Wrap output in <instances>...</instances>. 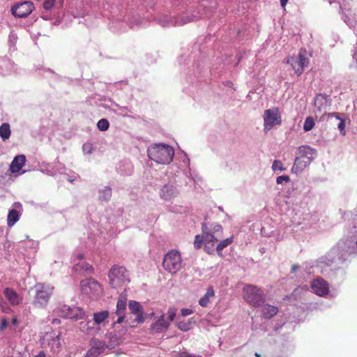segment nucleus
Masks as SVG:
<instances>
[{"mask_svg": "<svg viewBox=\"0 0 357 357\" xmlns=\"http://www.w3.org/2000/svg\"><path fill=\"white\" fill-rule=\"evenodd\" d=\"M174 155L173 148L169 145H155L148 149V155L152 160L160 164H169Z\"/></svg>", "mask_w": 357, "mask_h": 357, "instance_id": "f257e3e1", "label": "nucleus"}, {"mask_svg": "<svg viewBox=\"0 0 357 357\" xmlns=\"http://www.w3.org/2000/svg\"><path fill=\"white\" fill-rule=\"evenodd\" d=\"M243 298L251 306L258 307L266 301L263 289L257 286L247 284L243 289Z\"/></svg>", "mask_w": 357, "mask_h": 357, "instance_id": "f03ea898", "label": "nucleus"}, {"mask_svg": "<svg viewBox=\"0 0 357 357\" xmlns=\"http://www.w3.org/2000/svg\"><path fill=\"white\" fill-rule=\"evenodd\" d=\"M108 278L109 284L113 288L122 287L130 282L129 275L124 266H113L109 271Z\"/></svg>", "mask_w": 357, "mask_h": 357, "instance_id": "7ed1b4c3", "label": "nucleus"}, {"mask_svg": "<svg viewBox=\"0 0 357 357\" xmlns=\"http://www.w3.org/2000/svg\"><path fill=\"white\" fill-rule=\"evenodd\" d=\"M163 268L172 274H176L182 268V259L179 252L170 250L164 257Z\"/></svg>", "mask_w": 357, "mask_h": 357, "instance_id": "20e7f679", "label": "nucleus"}, {"mask_svg": "<svg viewBox=\"0 0 357 357\" xmlns=\"http://www.w3.org/2000/svg\"><path fill=\"white\" fill-rule=\"evenodd\" d=\"M202 231L204 235V249H208L207 244L215 243L222 236L223 229L219 224H212L210 227H207L206 223L202 224Z\"/></svg>", "mask_w": 357, "mask_h": 357, "instance_id": "39448f33", "label": "nucleus"}, {"mask_svg": "<svg viewBox=\"0 0 357 357\" xmlns=\"http://www.w3.org/2000/svg\"><path fill=\"white\" fill-rule=\"evenodd\" d=\"M79 289L82 294L91 298H97L102 293L101 284L91 278L81 280Z\"/></svg>", "mask_w": 357, "mask_h": 357, "instance_id": "423d86ee", "label": "nucleus"}, {"mask_svg": "<svg viewBox=\"0 0 357 357\" xmlns=\"http://www.w3.org/2000/svg\"><path fill=\"white\" fill-rule=\"evenodd\" d=\"M287 63L290 64L295 73L300 76L303 73L305 67H307L310 63V60L307 57V51L303 48L300 49L297 56L287 57Z\"/></svg>", "mask_w": 357, "mask_h": 357, "instance_id": "0eeeda50", "label": "nucleus"}, {"mask_svg": "<svg viewBox=\"0 0 357 357\" xmlns=\"http://www.w3.org/2000/svg\"><path fill=\"white\" fill-rule=\"evenodd\" d=\"M36 296L33 301V305L37 307H45L52 294V288L46 286L44 284H37L35 286Z\"/></svg>", "mask_w": 357, "mask_h": 357, "instance_id": "6e6552de", "label": "nucleus"}, {"mask_svg": "<svg viewBox=\"0 0 357 357\" xmlns=\"http://www.w3.org/2000/svg\"><path fill=\"white\" fill-rule=\"evenodd\" d=\"M264 126L266 132L271 130L275 126L280 125L281 116L278 107L265 110L264 113Z\"/></svg>", "mask_w": 357, "mask_h": 357, "instance_id": "1a4fd4ad", "label": "nucleus"}, {"mask_svg": "<svg viewBox=\"0 0 357 357\" xmlns=\"http://www.w3.org/2000/svg\"><path fill=\"white\" fill-rule=\"evenodd\" d=\"M61 316L66 319L79 320L84 319L85 312L79 307H69L63 305L60 310Z\"/></svg>", "mask_w": 357, "mask_h": 357, "instance_id": "9d476101", "label": "nucleus"}, {"mask_svg": "<svg viewBox=\"0 0 357 357\" xmlns=\"http://www.w3.org/2000/svg\"><path fill=\"white\" fill-rule=\"evenodd\" d=\"M34 9V5L31 1H24L13 6L11 8L12 14L17 17L28 16Z\"/></svg>", "mask_w": 357, "mask_h": 357, "instance_id": "9b49d317", "label": "nucleus"}, {"mask_svg": "<svg viewBox=\"0 0 357 357\" xmlns=\"http://www.w3.org/2000/svg\"><path fill=\"white\" fill-rule=\"evenodd\" d=\"M311 287L314 293L320 296H324L329 292L328 284L322 278L314 280L311 283Z\"/></svg>", "mask_w": 357, "mask_h": 357, "instance_id": "f8f14e48", "label": "nucleus"}, {"mask_svg": "<svg viewBox=\"0 0 357 357\" xmlns=\"http://www.w3.org/2000/svg\"><path fill=\"white\" fill-rule=\"evenodd\" d=\"M129 310L131 313L136 315L135 321L137 324H142L144 321L142 307L139 302L130 301L128 304Z\"/></svg>", "mask_w": 357, "mask_h": 357, "instance_id": "ddd939ff", "label": "nucleus"}, {"mask_svg": "<svg viewBox=\"0 0 357 357\" xmlns=\"http://www.w3.org/2000/svg\"><path fill=\"white\" fill-rule=\"evenodd\" d=\"M298 155L303 160H309L311 163L317 155V151L308 146H302L298 148Z\"/></svg>", "mask_w": 357, "mask_h": 357, "instance_id": "4468645a", "label": "nucleus"}, {"mask_svg": "<svg viewBox=\"0 0 357 357\" xmlns=\"http://www.w3.org/2000/svg\"><path fill=\"white\" fill-rule=\"evenodd\" d=\"M3 294L12 305H17L22 301V298L11 288H6L3 291Z\"/></svg>", "mask_w": 357, "mask_h": 357, "instance_id": "2eb2a0df", "label": "nucleus"}, {"mask_svg": "<svg viewBox=\"0 0 357 357\" xmlns=\"http://www.w3.org/2000/svg\"><path fill=\"white\" fill-rule=\"evenodd\" d=\"M26 162V157L24 155H19L14 158L12 161L10 170L12 173L18 172L24 165Z\"/></svg>", "mask_w": 357, "mask_h": 357, "instance_id": "dca6fc26", "label": "nucleus"}, {"mask_svg": "<svg viewBox=\"0 0 357 357\" xmlns=\"http://www.w3.org/2000/svg\"><path fill=\"white\" fill-rule=\"evenodd\" d=\"M310 164V162L309 160H303V158L297 155L291 168V172L295 174H298L309 166Z\"/></svg>", "mask_w": 357, "mask_h": 357, "instance_id": "f3484780", "label": "nucleus"}, {"mask_svg": "<svg viewBox=\"0 0 357 357\" xmlns=\"http://www.w3.org/2000/svg\"><path fill=\"white\" fill-rule=\"evenodd\" d=\"M73 270L76 273L83 275L86 273L93 274L94 273L93 267L84 261L77 263L74 266Z\"/></svg>", "mask_w": 357, "mask_h": 357, "instance_id": "a211bd4d", "label": "nucleus"}, {"mask_svg": "<svg viewBox=\"0 0 357 357\" xmlns=\"http://www.w3.org/2000/svg\"><path fill=\"white\" fill-rule=\"evenodd\" d=\"M178 191L173 185H165L161 190V197L165 200L176 197Z\"/></svg>", "mask_w": 357, "mask_h": 357, "instance_id": "6ab92c4d", "label": "nucleus"}, {"mask_svg": "<svg viewBox=\"0 0 357 357\" xmlns=\"http://www.w3.org/2000/svg\"><path fill=\"white\" fill-rule=\"evenodd\" d=\"M278 312V307L270 304L264 305L261 310L262 317L266 319H271L275 315H276Z\"/></svg>", "mask_w": 357, "mask_h": 357, "instance_id": "aec40b11", "label": "nucleus"}, {"mask_svg": "<svg viewBox=\"0 0 357 357\" xmlns=\"http://www.w3.org/2000/svg\"><path fill=\"white\" fill-rule=\"evenodd\" d=\"M215 296V292L212 287H208L206 294L199 300V304L204 307L208 306L211 298Z\"/></svg>", "mask_w": 357, "mask_h": 357, "instance_id": "412c9836", "label": "nucleus"}, {"mask_svg": "<svg viewBox=\"0 0 357 357\" xmlns=\"http://www.w3.org/2000/svg\"><path fill=\"white\" fill-rule=\"evenodd\" d=\"M170 322L165 319L164 315H162L159 319L153 324V328L156 332H161L162 330H166L169 326Z\"/></svg>", "mask_w": 357, "mask_h": 357, "instance_id": "4be33fe9", "label": "nucleus"}, {"mask_svg": "<svg viewBox=\"0 0 357 357\" xmlns=\"http://www.w3.org/2000/svg\"><path fill=\"white\" fill-rule=\"evenodd\" d=\"M127 305V298L124 295H120L117 303L116 314H125Z\"/></svg>", "mask_w": 357, "mask_h": 357, "instance_id": "5701e85b", "label": "nucleus"}, {"mask_svg": "<svg viewBox=\"0 0 357 357\" xmlns=\"http://www.w3.org/2000/svg\"><path fill=\"white\" fill-rule=\"evenodd\" d=\"M20 214L16 209L9 211L7 218V225L9 227H13L19 220Z\"/></svg>", "mask_w": 357, "mask_h": 357, "instance_id": "b1692460", "label": "nucleus"}, {"mask_svg": "<svg viewBox=\"0 0 357 357\" xmlns=\"http://www.w3.org/2000/svg\"><path fill=\"white\" fill-rule=\"evenodd\" d=\"M11 135L10 126L8 123H3L0 126V137L3 141L8 139Z\"/></svg>", "mask_w": 357, "mask_h": 357, "instance_id": "393cba45", "label": "nucleus"}, {"mask_svg": "<svg viewBox=\"0 0 357 357\" xmlns=\"http://www.w3.org/2000/svg\"><path fill=\"white\" fill-rule=\"evenodd\" d=\"M79 328L82 332L87 334H93L95 332L93 324L90 320L81 321Z\"/></svg>", "mask_w": 357, "mask_h": 357, "instance_id": "a878e982", "label": "nucleus"}, {"mask_svg": "<svg viewBox=\"0 0 357 357\" xmlns=\"http://www.w3.org/2000/svg\"><path fill=\"white\" fill-rule=\"evenodd\" d=\"M327 105V98L323 94H318L314 98V106L319 111L325 108Z\"/></svg>", "mask_w": 357, "mask_h": 357, "instance_id": "bb28decb", "label": "nucleus"}, {"mask_svg": "<svg viewBox=\"0 0 357 357\" xmlns=\"http://www.w3.org/2000/svg\"><path fill=\"white\" fill-rule=\"evenodd\" d=\"M233 241H234V238L233 236H231V237H229L226 239H224L222 241H221L217 245L216 247V251L218 254V255L220 257H222V250L229 246V245H231L232 243H233Z\"/></svg>", "mask_w": 357, "mask_h": 357, "instance_id": "cd10ccee", "label": "nucleus"}, {"mask_svg": "<svg viewBox=\"0 0 357 357\" xmlns=\"http://www.w3.org/2000/svg\"><path fill=\"white\" fill-rule=\"evenodd\" d=\"M109 317V312L104 310L93 314V321L96 324H100Z\"/></svg>", "mask_w": 357, "mask_h": 357, "instance_id": "c85d7f7f", "label": "nucleus"}, {"mask_svg": "<svg viewBox=\"0 0 357 357\" xmlns=\"http://www.w3.org/2000/svg\"><path fill=\"white\" fill-rule=\"evenodd\" d=\"M112 197V189L109 187H105V189L100 192V199L102 201H109Z\"/></svg>", "mask_w": 357, "mask_h": 357, "instance_id": "c756f323", "label": "nucleus"}, {"mask_svg": "<svg viewBox=\"0 0 357 357\" xmlns=\"http://www.w3.org/2000/svg\"><path fill=\"white\" fill-rule=\"evenodd\" d=\"M103 343L102 342H98V345L96 348L93 347L92 349H89L85 357H96L100 354V351H98L100 347H103Z\"/></svg>", "mask_w": 357, "mask_h": 357, "instance_id": "7c9ffc66", "label": "nucleus"}, {"mask_svg": "<svg viewBox=\"0 0 357 357\" xmlns=\"http://www.w3.org/2000/svg\"><path fill=\"white\" fill-rule=\"evenodd\" d=\"M314 126V121L312 116H307L304 122L303 129L305 131L311 130Z\"/></svg>", "mask_w": 357, "mask_h": 357, "instance_id": "2f4dec72", "label": "nucleus"}, {"mask_svg": "<svg viewBox=\"0 0 357 357\" xmlns=\"http://www.w3.org/2000/svg\"><path fill=\"white\" fill-rule=\"evenodd\" d=\"M329 116H335L337 119L340 120V123H338L337 127L340 132L342 133L343 135H345V121L342 119H340L337 113L330 114Z\"/></svg>", "mask_w": 357, "mask_h": 357, "instance_id": "473e14b6", "label": "nucleus"}, {"mask_svg": "<svg viewBox=\"0 0 357 357\" xmlns=\"http://www.w3.org/2000/svg\"><path fill=\"white\" fill-rule=\"evenodd\" d=\"M109 126V121L105 119H102L99 120L97 123L98 128L101 131H106Z\"/></svg>", "mask_w": 357, "mask_h": 357, "instance_id": "72a5a7b5", "label": "nucleus"}, {"mask_svg": "<svg viewBox=\"0 0 357 357\" xmlns=\"http://www.w3.org/2000/svg\"><path fill=\"white\" fill-rule=\"evenodd\" d=\"M204 243V235H196L194 241V246L196 249L201 248L202 243Z\"/></svg>", "mask_w": 357, "mask_h": 357, "instance_id": "f704fd0d", "label": "nucleus"}, {"mask_svg": "<svg viewBox=\"0 0 357 357\" xmlns=\"http://www.w3.org/2000/svg\"><path fill=\"white\" fill-rule=\"evenodd\" d=\"M177 327L182 331H188L190 329L191 325L190 322L179 321L177 323Z\"/></svg>", "mask_w": 357, "mask_h": 357, "instance_id": "c9c22d12", "label": "nucleus"}, {"mask_svg": "<svg viewBox=\"0 0 357 357\" xmlns=\"http://www.w3.org/2000/svg\"><path fill=\"white\" fill-rule=\"evenodd\" d=\"M272 168L273 171H284L285 168L283 167V164L280 160H275L273 163Z\"/></svg>", "mask_w": 357, "mask_h": 357, "instance_id": "e433bc0d", "label": "nucleus"}, {"mask_svg": "<svg viewBox=\"0 0 357 357\" xmlns=\"http://www.w3.org/2000/svg\"><path fill=\"white\" fill-rule=\"evenodd\" d=\"M56 0H45L43 3L44 9L47 10H51L55 3Z\"/></svg>", "mask_w": 357, "mask_h": 357, "instance_id": "4c0bfd02", "label": "nucleus"}, {"mask_svg": "<svg viewBox=\"0 0 357 357\" xmlns=\"http://www.w3.org/2000/svg\"><path fill=\"white\" fill-rule=\"evenodd\" d=\"M168 316H169V321H172L174 319L176 314V310L175 308H169L167 312Z\"/></svg>", "mask_w": 357, "mask_h": 357, "instance_id": "58836bf2", "label": "nucleus"}, {"mask_svg": "<svg viewBox=\"0 0 357 357\" xmlns=\"http://www.w3.org/2000/svg\"><path fill=\"white\" fill-rule=\"evenodd\" d=\"M290 178L288 176L282 175L276 178V183L278 184H282L284 181L288 182L289 181Z\"/></svg>", "mask_w": 357, "mask_h": 357, "instance_id": "ea45409f", "label": "nucleus"}, {"mask_svg": "<svg viewBox=\"0 0 357 357\" xmlns=\"http://www.w3.org/2000/svg\"><path fill=\"white\" fill-rule=\"evenodd\" d=\"M192 313L193 311L191 309L183 308L181 310V315L183 317L188 316L190 314H192Z\"/></svg>", "mask_w": 357, "mask_h": 357, "instance_id": "a19ab883", "label": "nucleus"}, {"mask_svg": "<svg viewBox=\"0 0 357 357\" xmlns=\"http://www.w3.org/2000/svg\"><path fill=\"white\" fill-rule=\"evenodd\" d=\"M116 315L119 317L116 321H115V324H121L123 322L125 318V314H116Z\"/></svg>", "mask_w": 357, "mask_h": 357, "instance_id": "79ce46f5", "label": "nucleus"}, {"mask_svg": "<svg viewBox=\"0 0 357 357\" xmlns=\"http://www.w3.org/2000/svg\"><path fill=\"white\" fill-rule=\"evenodd\" d=\"M8 325V321L6 319H3L0 325V330H3Z\"/></svg>", "mask_w": 357, "mask_h": 357, "instance_id": "37998d69", "label": "nucleus"}, {"mask_svg": "<svg viewBox=\"0 0 357 357\" xmlns=\"http://www.w3.org/2000/svg\"><path fill=\"white\" fill-rule=\"evenodd\" d=\"M289 0H280L281 6L284 8Z\"/></svg>", "mask_w": 357, "mask_h": 357, "instance_id": "c03bdc74", "label": "nucleus"}, {"mask_svg": "<svg viewBox=\"0 0 357 357\" xmlns=\"http://www.w3.org/2000/svg\"><path fill=\"white\" fill-rule=\"evenodd\" d=\"M35 357H45V354L43 351H40Z\"/></svg>", "mask_w": 357, "mask_h": 357, "instance_id": "a18cd8bd", "label": "nucleus"}, {"mask_svg": "<svg viewBox=\"0 0 357 357\" xmlns=\"http://www.w3.org/2000/svg\"><path fill=\"white\" fill-rule=\"evenodd\" d=\"M298 268V265H296V264H294L292 266H291V272L292 273H294L297 269Z\"/></svg>", "mask_w": 357, "mask_h": 357, "instance_id": "49530a36", "label": "nucleus"}, {"mask_svg": "<svg viewBox=\"0 0 357 357\" xmlns=\"http://www.w3.org/2000/svg\"><path fill=\"white\" fill-rule=\"evenodd\" d=\"M91 149L90 144H84L83 149L84 151H86V149Z\"/></svg>", "mask_w": 357, "mask_h": 357, "instance_id": "de8ad7c7", "label": "nucleus"}, {"mask_svg": "<svg viewBox=\"0 0 357 357\" xmlns=\"http://www.w3.org/2000/svg\"><path fill=\"white\" fill-rule=\"evenodd\" d=\"M77 258L78 259H84V255H82V254H79V255H77Z\"/></svg>", "mask_w": 357, "mask_h": 357, "instance_id": "09e8293b", "label": "nucleus"}, {"mask_svg": "<svg viewBox=\"0 0 357 357\" xmlns=\"http://www.w3.org/2000/svg\"><path fill=\"white\" fill-rule=\"evenodd\" d=\"M17 318H13V323L14 324H17Z\"/></svg>", "mask_w": 357, "mask_h": 357, "instance_id": "8fccbe9b", "label": "nucleus"}, {"mask_svg": "<svg viewBox=\"0 0 357 357\" xmlns=\"http://www.w3.org/2000/svg\"><path fill=\"white\" fill-rule=\"evenodd\" d=\"M255 357H261L260 354H259L258 353H255Z\"/></svg>", "mask_w": 357, "mask_h": 357, "instance_id": "3c124183", "label": "nucleus"}]
</instances>
